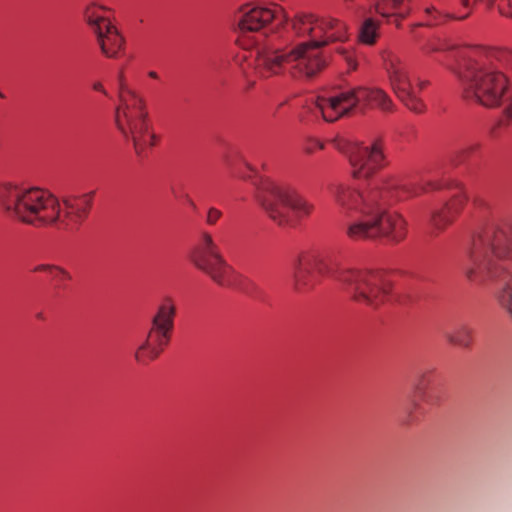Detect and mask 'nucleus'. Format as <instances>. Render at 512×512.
Masks as SVG:
<instances>
[{
	"label": "nucleus",
	"mask_w": 512,
	"mask_h": 512,
	"mask_svg": "<svg viewBox=\"0 0 512 512\" xmlns=\"http://www.w3.org/2000/svg\"><path fill=\"white\" fill-rule=\"evenodd\" d=\"M404 3L402 0H382L375 3V11L383 17H390L396 15L400 18H404L407 15V9L403 8Z\"/></svg>",
	"instance_id": "19"
},
{
	"label": "nucleus",
	"mask_w": 512,
	"mask_h": 512,
	"mask_svg": "<svg viewBox=\"0 0 512 512\" xmlns=\"http://www.w3.org/2000/svg\"><path fill=\"white\" fill-rule=\"evenodd\" d=\"M322 149L323 148V144L317 140H314L310 143V145H308L306 147V151L307 153H312L314 151V149Z\"/></svg>",
	"instance_id": "27"
},
{
	"label": "nucleus",
	"mask_w": 512,
	"mask_h": 512,
	"mask_svg": "<svg viewBox=\"0 0 512 512\" xmlns=\"http://www.w3.org/2000/svg\"><path fill=\"white\" fill-rule=\"evenodd\" d=\"M443 187L437 180L407 185L396 178H390L383 181L371 180L358 187L335 183L329 186V193L343 213L359 215L347 226L346 234L349 238L361 240L385 237L393 243H399L406 237L407 223L401 215L386 210L385 206Z\"/></svg>",
	"instance_id": "1"
},
{
	"label": "nucleus",
	"mask_w": 512,
	"mask_h": 512,
	"mask_svg": "<svg viewBox=\"0 0 512 512\" xmlns=\"http://www.w3.org/2000/svg\"><path fill=\"white\" fill-rule=\"evenodd\" d=\"M360 102L386 112L393 109L392 100L384 90L380 88L358 87L330 97H317L315 113H320L325 121L333 122L340 117L348 115Z\"/></svg>",
	"instance_id": "9"
},
{
	"label": "nucleus",
	"mask_w": 512,
	"mask_h": 512,
	"mask_svg": "<svg viewBox=\"0 0 512 512\" xmlns=\"http://www.w3.org/2000/svg\"><path fill=\"white\" fill-rule=\"evenodd\" d=\"M459 3L467 10V12L463 15H452L451 17L453 19H457V20H463L465 18H467L470 14H471V11H472V7H473V2L471 0H458Z\"/></svg>",
	"instance_id": "24"
},
{
	"label": "nucleus",
	"mask_w": 512,
	"mask_h": 512,
	"mask_svg": "<svg viewBox=\"0 0 512 512\" xmlns=\"http://www.w3.org/2000/svg\"><path fill=\"white\" fill-rule=\"evenodd\" d=\"M466 201L460 187L457 188V193L453 198L447 202L442 208L433 209L429 215V224L433 230L440 232L447 227L453 220L454 215L460 210Z\"/></svg>",
	"instance_id": "16"
},
{
	"label": "nucleus",
	"mask_w": 512,
	"mask_h": 512,
	"mask_svg": "<svg viewBox=\"0 0 512 512\" xmlns=\"http://www.w3.org/2000/svg\"><path fill=\"white\" fill-rule=\"evenodd\" d=\"M273 21H275L277 25H281L287 21L286 15L279 6L273 5L272 7H264L246 5L240 11L238 26L243 32H256L267 28Z\"/></svg>",
	"instance_id": "15"
},
{
	"label": "nucleus",
	"mask_w": 512,
	"mask_h": 512,
	"mask_svg": "<svg viewBox=\"0 0 512 512\" xmlns=\"http://www.w3.org/2000/svg\"><path fill=\"white\" fill-rule=\"evenodd\" d=\"M446 49L445 46L439 42H430L425 47H423V50L427 53L430 52H437Z\"/></svg>",
	"instance_id": "26"
},
{
	"label": "nucleus",
	"mask_w": 512,
	"mask_h": 512,
	"mask_svg": "<svg viewBox=\"0 0 512 512\" xmlns=\"http://www.w3.org/2000/svg\"><path fill=\"white\" fill-rule=\"evenodd\" d=\"M0 97H1V98H4V97H5V96H4V94H3L1 91H0Z\"/></svg>",
	"instance_id": "34"
},
{
	"label": "nucleus",
	"mask_w": 512,
	"mask_h": 512,
	"mask_svg": "<svg viewBox=\"0 0 512 512\" xmlns=\"http://www.w3.org/2000/svg\"><path fill=\"white\" fill-rule=\"evenodd\" d=\"M255 197L271 220L280 226L294 224L296 218L307 216L312 205L293 188L261 177L254 182Z\"/></svg>",
	"instance_id": "8"
},
{
	"label": "nucleus",
	"mask_w": 512,
	"mask_h": 512,
	"mask_svg": "<svg viewBox=\"0 0 512 512\" xmlns=\"http://www.w3.org/2000/svg\"><path fill=\"white\" fill-rule=\"evenodd\" d=\"M120 105L115 110V123L118 130L131 140L139 157L146 154L148 147L156 142V135L149 129V115L145 100L124 84L123 74L119 76Z\"/></svg>",
	"instance_id": "7"
},
{
	"label": "nucleus",
	"mask_w": 512,
	"mask_h": 512,
	"mask_svg": "<svg viewBox=\"0 0 512 512\" xmlns=\"http://www.w3.org/2000/svg\"><path fill=\"white\" fill-rule=\"evenodd\" d=\"M222 212L217 208L211 207L208 209L206 216V223L208 225H215L217 221L221 218Z\"/></svg>",
	"instance_id": "23"
},
{
	"label": "nucleus",
	"mask_w": 512,
	"mask_h": 512,
	"mask_svg": "<svg viewBox=\"0 0 512 512\" xmlns=\"http://www.w3.org/2000/svg\"><path fill=\"white\" fill-rule=\"evenodd\" d=\"M474 330L465 323L456 325L451 331L445 332V338L453 345L469 348L473 341Z\"/></svg>",
	"instance_id": "17"
},
{
	"label": "nucleus",
	"mask_w": 512,
	"mask_h": 512,
	"mask_svg": "<svg viewBox=\"0 0 512 512\" xmlns=\"http://www.w3.org/2000/svg\"><path fill=\"white\" fill-rule=\"evenodd\" d=\"M380 23L372 17L365 18L358 28V41L367 46L376 44L379 37Z\"/></svg>",
	"instance_id": "18"
},
{
	"label": "nucleus",
	"mask_w": 512,
	"mask_h": 512,
	"mask_svg": "<svg viewBox=\"0 0 512 512\" xmlns=\"http://www.w3.org/2000/svg\"><path fill=\"white\" fill-rule=\"evenodd\" d=\"M106 10L104 6L91 3L84 9V20L94 33L101 52L108 58H116L119 51L124 48L125 39L118 29L100 11Z\"/></svg>",
	"instance_id": "14"
},
{
	"label": "nucleus",
	"mask_w": 512,
	"mask_h": 512,
	"mask_svg": "<svg viewBox=\"0 0 512 512\" xmlns=\"http://www.w3.org/2000/svg\"><path fill=\"white\" fill-rule=\"evenodd\" d=\"M93 89L99 92H102L103 94H107L106 90L104 89L103 85L100 82H96L93 84Z\"/></svg>",
	"instance_id": "28"
},
{
	"label": "nucleus",
	"mask_w": 512,
	"mask_h": 512,
	"mask_svg": "<svg viewBox=\"0 0 512 512\" xmlns=\"http://www.w3.org/2000/svg\"><path fill=\"white\" fill-rule=\"evenodd\" d=\"M431 11H432V8H427V9H426V12H427L428 14H429V13H431Z\"/></svg>",
	"instance_id": "32"
},
{
	"label": "nucleus",
	"mask_w": 512,
	"mask_h": 512,
	"mask_svg": "<svg viewBox=\"0 0 512 512\" xmlns=\"http://www.w3.org/2000/svg\"><path fill=\"white\" fill-rule=\"evenodd\" d=\"M34 271L35 272H41V271H47V272H57V274H62L63 277L67 278V279H71V275L68 271H66L65 269L59 267V266H54V265H48V264H41V265H38L34 268Z\"/></svg>",
	"instance_id": "21"
},
{
	"label": "nucleus",
	"mask_w": 512,
	"mask_h": 512,
	"mask_svg": "<svg viewBox=\"0 0 512 512\" xmlns=\"http://www.w3.org/2000/svg\"><path fill=\"white\" fill-rule=\"evenodd\" d=\"M294 288L298 292L311 289L321 276L337 280L351 300L373 309L388 298L391 285L380 271L339 268L335 259L316 252L299 255L292 264Z\"/></svg>",
	"instance_id": "5"
},
{
	"label": "nucleus",
	"mask_w": 512,
	"mask_h": 512,
	"mask_svg": "<svg viewBox=\"0 0 512 512\" xmlns=\"http://www.w3.org/2000/svg\"><path fill=\"white\" fill-rule=\"evenodd\" d=\"M504 69L512 70V51L483 47L469 50L459 72L465 97L489 108L498 107L508 90Z\"/></svg>",
	"instance_id": "6"
},
{
	"label": "nucleus",
	"mask_w": 512,
	"mask_h": 512,
	"mask_svg": "<svg viewBox=\"0 0 512 512\" xmlns=\"http://www.w3.org/2000/svg\"><path fill=\"white\" fill-rule=\"evenodd\" d=\"M348 8L355 15V17L363 20L367 17H370L369 15L372 11V6L367 4L364 0H357L356 3L352 4Z\"/></svg>",
	"instance_id": "20"
},
{
	"label": "nucleus",
	"mask_w": 512,
	"mask_h": 512,
	"mask_svg": "<svg viewBox=\"0 0 512 512\" xmlns=\"http://www.w3.org/2000/svg\"><path fill=\"white\" fill-rule=\"evenodd\" d=\"M95 192L67 195L59 200L46 190L13 183L0 185V205L5 212L25 224L34 227L54 226L67 228L80 224L90 212Z\"/></svg>",
	"instance_id": "4"
},
{
	"label": "nucleus",
	"mask_w": 512,
	"mask_h": 512,
	"mask_svg": "<svg viewBox=\"0 0 512 512\" xmlns=\"http://www.w3.org/2000/svg\"><path fill=\"white\" fill-rule=\"evenodd\" d=\"M55 278L59 280H68L67 278L63 277L62 274H57V272H50Z\"/></svg>",
	"instance_id": "30"
},
{
	"label": "nucleus",
	"mask_w": 512,
	"mask_h": 512,
	"mask_svg": "<svg viewBox=\"0 0 512 512\" xmlns=\"http://www.w3.org/2000/svg\"><path fill=\"white\" fill-rule=\"evenodd\" d=\"M422 399H423V401H425V402H426V403H428V404H434V403H436V399H435V398H433L431 395H428V394H424V395L422 396Z\"/></svg>",
	"instance_id": "29"
},
{
	"label": "nucleus",
	"mask_w": 512,
	"mask_h": 512,
	"mask_svg": "<svg viewBox=\"0 0 512 512\" xmlns=\"http://www.w3.org/2000/svg\"><path fill=\"white\" fill-rule=\"evenodd\" d=\"M352 1H353V0H345V2H347V3H348V2H352Z\"/></svg>",
	"instance_id": "35"
},
{
	"label": "nucleus",
	"mask_w": 512,
	"mask_h": 512,
	"mask_svg": "<svg viewBox=\"0 0 512 512\" xmlns=\"http://www.w3.org/2000/svg\"><path fill=\"white\" fill-rule=\"evenodd\" d=\"M175 315L176 306L174 301L170 297H166L152 318L151 328L146 339L135 352V359L138 362L145 363L154 360L163 351L170 340Z\"/></svg>",
	"instance_id": "13"
},
{
	"label": "nucleus",
	"mask_w": 512,
	"mask_h": 512,
	"mask_svg": "<svg viewBox=\"0 0 512 512\" xmlns=\"http://www.w3.org/2000/svg\"><path fill=\"white\" fill-rule=\"evenodd\" d=\"M291 28L298 36L313 33V38L318 36L315 31L319 30L323 40L314 39L295 46L269 43L257 51L255 59V69L261 77L268 78L287 72L294 78H312L325 66L319 47L348 39V27L344 22L335 18L319 20L313 14L304 11L294 15Z\"/></svg>",
	"instance_id": "2"
},
{
	"label": "nucleus",
	"mask_w": 512,
	"mask_h": 512,
	"mask_svg": "<svg viewBox=\"0 0 512 512\" xmlns=\"http://www.w3.org/2000/svg\"><path fill=\"white\" fill-rule=\"evenodd\" d=\"M336 148L348 159L354 179L369 180L386 165L384 143L380 138L366 145L341 139L336 142Z\"/></svg>",
	"instance_id": "11"
},
{
	"label": "nucleus",
	"mask_w": 512,
	"mask_h": 512,
	"mask_svg": "<svg viewBox=\"0 0 512 512\" xmlns=\"http://www.w3.org/2000/svg\"><path fill=\"white\" fill-rule=\"evenodd\" d=\"M192 262L217 285H232L234 270L225 260L211 233L200 232L192 252Z\"/></svg>",
	"instance_id": "12"
},
{
	"label": "nucleus",
	"mask_w": 512,
	"mask_h": 512,
	"mask_svg": "<svg viewBox=\"0 0 512 512\" xmlns=\"http://www.w3.org/2000/svg\"><path fill=\"white\" fill-rule=\"evenodd\" d=\"M149 77L153 78V79H157L158 78V74L155 72V71H150L148 73Z\"/></svg>",
	"instance_id": "31"
},
{
	"label": "nucleus",
	"mask_w": 512,
	"mask_h": 512,
	"mask_svg": "<svg viewBox=\"0 0 512 512\" xmlns=\"http://www.w3.org/2000/svg\"><path fill=\"white\" fill-rule=\"evenodd\" d=\"M340 53L343 55L348 70L354 71L357 69L358 63L355 56L346 50H340Z\"/></svg>",
	"instance_id": "22"
},
{
	"label": "nucleus",
	"mask_w": 512,
	"mask_h": 512,
	"mask_svg": "<svg viewBox=\"0 0 512 512\" xmlns=\"http://www.w3.org/2000/svg\"><path fill=\"white\" fill-rule=\"evenodd\" d=\"M37 317H38L39 319H42V318H43L42 313H39V314L37 315Z\"/></svg>",
	"instance_id": "33"
},
{
	"label": "nucleus",
	"mask_w": 512,
	"mask_h": 512,
	"mask_svg": "<svg viewBox=\"0 0 512 512\" xmlns=\"http://www.w3.org/2000/svg\"><path fill=\"white\" fill-rule=\"evenodd\" d=\"M380 57L390 85L398 99L411 111L422 113L425 105L420 99L419 93L427 82L412 77L408 64L392 50H382Z\"/></svg>",
	"instance_id": "10"
},
{
	"label": "nucleus",
	"mask_w": 512,
	"mask_h": 512,
	"mask_svg": "<svg viewBox=\"0 0 512 512\" xmlns=\"http://www.w3.org/2000/svg\"><path fill=\"white\" fill-rule=\"evenodd\" d=\"M512 259V219L488 224L463 244L458 265L472 283L499 281V303L512 317V274L503 264Z\"/></svg>",
	"instance_id": "3"
},
{
	"label": "nucleus",
	"mask_w": 512,
	"mask_h": 512,
	"mask_svg": "<svg viewBox=\"0 0 512 512\" xmlns=\"http://www.w3.org/2000/svg\"><path fill=\"white\" fill-rule=\"evenodd\" d=\"M480 147H481L480 142L472 141V142L467 143L466 146L461 150L460 153L462 156L469 155V154H472V153L476 152L477 150H479Z\"/></svg>",
	"instance_id": "25"
}]
</instances>
